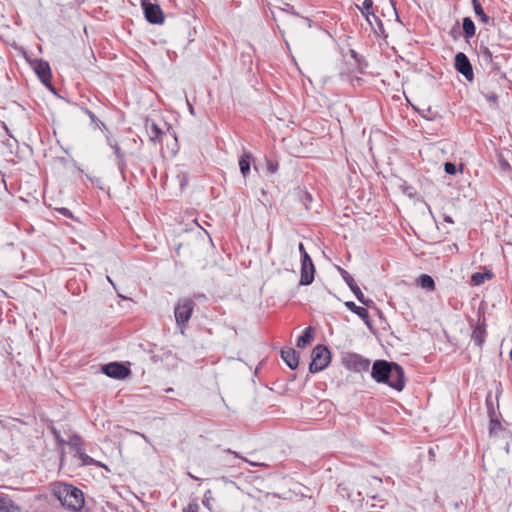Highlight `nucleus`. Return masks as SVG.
<instances>
[{
  "label": "nucleus",
  "mask_w": 512,
  "mask_h": 512,
  "mask_svg": "<svg viewBox=\"0 0 512 512\" xmlns=\"http://www.w3.org/2000/svg\"><path fill=\"white\" fill-rule=\"evenodd\" d=\"M501 166H502V168H503V169H508V168H510L509 163H508V162H506V161H502V162H501Z\"/></svg>",
  "instance_id": "37"
},
{
  "label": "nucleus",
  "mask_w": 512,
  "mask_h": 512,
  "mask_svg": "<svg viewBox=\"0 0 512 512\" xmlns=\"http://www.w3.org/2000/svg\"><path fill=\"white\" fill-rule=\"evenodd\" d=\"M210 498H211V491H210V490H208V491L205 493V495H204L203 503L205 504V503H206V501L210 500Z\"/></svg>",
  "instance_id": "35"
},
{
  "label": "nucleus",
  "mask_w": 512,
  "mask_h": 512,
  "mask_svg": "<svg viewBox=\"0 0 512 512\" xmlns=\"http://www.w3.org/2000/svg\"><path fill=\"white\" fill-rule=\"evenodd\" d=\"M313 340V328L307 327L303 334L297 340V347L304 348L307 344Z\"/></svg>",
  "instance_id": "21"
},
{
  "label": "nucleus",
  "mask_w": 512,
  "mask_h": 512,
  "mask_svg": "<svg viewBox=\"0 0 512 512\" xmlns=\"http://www.w3.org/2000/svg\"><path fill=\"white\" fill-rule=\"evenodd\" d=\"M298 249H299V252H300V254H301V258H303V257H304V255H305V253H307V252L305 251V248H304L303 243H299V245H298Z\"/></svg>",
  "instance_id": "32"
},
{
  "label": "nucleus",
  "mask_w": 512,
  "mask_h": 512,
  "mask_svg": "<svg viewBox=\"0 0 512 512\" xmlns=\"http://www.w3.org/2000/svg\"><path fill=\"white\" fill-rule=\"evenodd\" d=\"M107 280H108V282H110L113 286H115V285H114V283H113V281H112V279H111L109 276H107Z\"/></svg>",
  "instance_id": "45"
},
{
  "label": "nucleus",
  "mask_w": 512,
  "mask_h": 512,
  "mask_svg": "<svg viewBox=\"0 0 512 512\" xmlns=\"http://www.w3.org/2000/svg\"><path fill=\"white\" fill-rule=\"evenodd\" d=\"M0 512H22L10 498L0 497Z\"/></svg>",
  "instance_id": "17"
},
{
  "label": "nucleus",
  "mask_w": 512,
  "mask_h": 512,
  "mask_svg": "<svg viewBox=\"0 0 512 512\" xmlns=\"http://www.w3.org/2000/svg\"><path fill=\"white\" fill-rule=\"evenodd\" d=\"M227 451H228L229 453H233L236 457H240V455H239L237 452H233V451H231L230 449H229V450H227Z\"/></svg>",
  "instance_id": "44"
},
{
  "label": "nucleus",
  "mask_w": 512,
  "mask_h": 512,
  "mask_svg": "<svg viewBox=\"0 0 512 512\" xmlns=\"http://www.w3.org/2000/svg\"><path fill=\"white\" fill-rule=\"evenodd\" d=\"M337 269L340 272V274H341L343 280L345 281V283L349 286L351 291L354 293V295L358 299V301L361 302L362 304L366 305V306H369L372 303V300L365 298V296L362 293L361 289L359 288V286L354 281V278L345 269H343L341 267H337Z\"/></svg>",
  "instance_id": "8"
},
{
  "label": "nucleus",
  "mask_w": 512,
  "mask_h": 512,
  "mask_svg": "<svg viewBox=\"0 0 512 512\" xmlns=\"http://www.w3.org/2000/svg\"><path fill=\"white\" fill-rule=\"evenodd\" d=\"M252 159V155L249 153H244L239 159V167L241 174L246 177L250 172V162Z\"/></svg>",
  "instance_id": "23"
},
{
  "label": "nucleus",
  "mask_w": 512,
  "mask_h": 512,
  "mask_svg": "<svg viewBox=\"0 0 512 512\" xmlns=\"http://www.w3.org/2000/svg\"><path fill=\"white\" fill-rule=\"evenodd\" d=\"M52 493L61 505L70 511H80L84 506L83 492L72 484L56 482L52 484Z\"/></svg>",
  "instance_id": "2"
},
{
  "label": "nucleus",
  "mask_w": 512,
  "mask_h": 512,
  "mask_svg": "<svg viewBox=\"0 0 512 512\" xmlns=\"http://www.w3.org/2000/svg\"><path fill=\"white\" fill-rule=\"evenodd\" d=\"M103 373H105L108 377L115 379H124L126 378L131 371L125 367L123 364L118 362L109 363L102 367Z\"/></svg>",
  "instance_id": "10"
},
{
  "label": "nucleus",
  "mask_w": 512,
  "mask_h": 512,
  "mask_svg": "<svg viewBox=\"0 0 512 512\" xmlns=\"http://www.w3.org/2000/svg\"><path fill=\"white\" fill-rule=\"evenodd\" d=\"M195 303L192 299H180L174 309L175 320L178 326L185 328L191 318Z\"/></svg>",
  "instance_id": "4"
},
{
  "label": "nucleus",
  "mask_w": 512,
  "mask_h": 512,
  "mask_svg": "<svg viewBox=\"0 0 512 512\" xmlns=\"http://www.w3.org/2000/svg\"><path fill=\"white\" fill-rule=\"evenodd\" d=\"M455 69L461 73L465 79L469 82L473 81L474 73L472 65L468 59V57L463 53L459 52L455 56Z\"/></svg>",
  "instance_id": "7"
},
{
  "label": "nucleus",
  "mask_w": 512,
  "mask_h": 512,
  "mask_svg": "<svg viewBox=\"0 0 512 512\" xmlns=\"http://www.w3.org/2000/svg\"><path fill=\"white\" fill-rule=\"evenodd\" d=\"M509 356H510V359H511V361H512V348H511V351H510Z\"/></svg>",
  "instance_id": "48"
},
{
  "label": "nucleus",
  "mask_w": 512,
  "mask_h": 512,
  "mask_svg": "<svg viewBox=\"0 0 512 512\" xmlns=\"http://www.w3.org/2000/svg\"><path fill=\"white\" fill-rule=\"evenodd\" d=\"M417 282L423 289L428 291H433L435 289V282L433 278L427 274L421 275Z\"/></svg>",
  "instance_id": "24"
},
{
  "label": "nucleus",
  "mask_w": 512,
  "mask_h": 512,
  "mask_svg": "<svg viewBox=\"0 0 512 512\" xmlns=\"http://www.w3.org/2000/svg\"><path fill=\"white\" fill-rule=\"evenodd\" d=\"M486 330L484 325H478L472 333V341L478 347H481L485 342Z\"/></svg>",
  "instance_id": "18"
},
{
  "label": "nucleus",
  "mask_w": 512,
  "mask_h": 512,
  "mask_svg": "<svg viewBox=\"0 0 512 512\" xmlns=\"http://www.w3.org/2000/svg\"><path fill=\"white\" fill-rule=\"evenodd\" d=\"M268 169L271 173H275L276 172V169H277V166L274 165L273 163H269L268 164Z\"/></svg>",
  "instance_id": "34"
},
{
  "label": "nucleus",
  "mask_w": 512,
  "mask_h": 512,
  "mask_svg": "<svg viewBox=\"0 0 512 512\" xmlns=\"http://www.w3.org/2000/svg\"><path fill=\"white\" fill-rule=\"evenodd\" d=\"M186 183H187V177H186V175H184V176H183V180H182V181H181V183H180L181 187H183L184 185H186Z\"/></svg>",
  "instance_id": "41"
},
{
  "label": "nucleus",
  "mask_w": 512,
  "mask_h": 512,
  "mask_svg": "<svg viewBox=\"0 0 512 512\" xmlns=\"http://www.w3.org/2000/svg\"><path fill=\"white\" fill-rule=\"evenodd\" d=\"M463 31H464V37L468 40L472 38L476 33V28L474 25V22L469 17H465L463 19Z\"/></svg>",
  "instance_id": "22"
},
{
  "label": "nucleus",
  "mask_w": 512,
  "mask_h": 512,
  "mask_svg": "<svg viewBox=\"0 0 512 512\" xmlns=\"http://www.w3.org/2000/svg\"><path fill=\"white\" fill-rule=\"evenodd\" d=\"M54 435H55V437H56V439H57L58 441H60V442H64L63 440H61V437H60L59 433H58L56 430H54Z\"/></svg>",
  "instance_id": "39"
},
{
  "label": "nucleus",
  "mask_w": 512,
  "mask_h": 512,
  "mask_svg": "<svg viewBox=\"0 0 512 512\" xmlns=\"http://www.w3.org/2000/svg\"><path fill=\"white\" fill-rule=\"evenodd\" d=\"M60 213H62L64 216L71 217V212L67 208H62Z\"/></svg>",
  "instance_id": "33"
},
{
  "label": "nucleus",
  "mask_w": 512,
  "mask_h": 512,
  "mask_svg": "<svg viewBox=\"0 0 512 512\" xmlns=\"http://www.w3.org/2000/svg\"><path fill=\"white\" fill-rule=\"evenodd\" d=\"M146 131L148 133L150 141H159L163 134L160 127L154 121H146Z\"/></svg>",
  "instance_id": "16"
},
{
  "label": "nucleus",
  "mask_w": 512,
  "mask_h": 512,
  "mask_svg": "<svg viewBox=\"0 0 512 512\" xmlns=\"http://www.w3.org/2000/svg\"><path fill=\"white\" fill-rule=\"evenodd\" d=\"M371 376L376 382L385 383L397 391H402L405 387L404 370L395 362L376 360Z\"/></svg>",
  "instance_id": "1"
},
{
  "label": "nucleus",
  "mask_w": 512,
  "mask_h": 512,
  "mask_svg": "<svg viewBox=\"0 0 512 512\" xmlns=\"http://www.w3.org/2000/svg\"><path fill=\"white\" fill-rule=\"evenodd\" d=\"M34 70L42 83L48 84L51 80L50 66L46 61L40 60L35 64Z\"/></svg>",
  "instance_id": "13"
},
{
  "label": "nucleus",
  "mask_w": 512,
  "mask_h": 512,
  "mask_svg": "<svg viewBox=\"0 0 512 512\" xmlns=\"http://www.w3.org/2000/svg\"><path fill=\"white\" fill-rule=\"evenodd\" d=\"M471 281H472L473 285H475V286H479L485 282L484 276L480 272L474 273L471 277Z\"/></svg>",
  "instance_id": "29"
},
{
  "label": "nucleus",
  "mask_w": 512,
  "mask_h": 512,
  "mask_svg": "<svg viewBox=\"0 0 512 512\" xmlns=\"http://www.w3.org/2000/svg\"><path fill=\"white\" fill-rule=\"evenodd\" d=\"M185 512H197L195 509L189 507L187 510H185Z\"/></svg>",
  "instance_id": "43"
},
{
  "label": "nucleus",
  "mask_w": 512,
  "mask_h": 512,
  "mask_svg": "<svg viewBox=\"0 0 512 512\" xmlns=\"http://www.w3.org/2000/svg\"><path fill=\"white\" fill-rule=\"evenodd\" d=\"M68 445L75 451L76 454L84 450L82 447V439L76 434L69 438Z\"/></svg>",
  "instance_id": "25"
},
{
  "label": "nucleus",
  "mask_w": 512,
  "mask_h": 512,
  "mask_svg": "<svg viewBox=\"0 0 512 512\" xmlns=\"http://www.w3.org/2000/svg\"><path fill=\"white\" fill-rule=\"evenodd\" d=\"M54 435H55V437H56V439H57L58 441H60V442H64L63 440H61V437H60L59 433H58L56 430H54Z\"/></svg>",
  "instance_id": "40"
},
{
  "label": "nucleus",
  "mask_w": 512,
  "mask_h": 512,
  "mask_svg": "<svg viewBox=\"0 0 512 512\" xmlns=\"http://www.w3.org/2000/svg\"><path fill=\"white\" fill-rule=\"evenodd\" d=\"M89 115L92 119L94 118V115L91 112H89Z\"/></svg>",
  "instance_id": "53"
},
{
  "label": "nucleus",
  "mask_w": 512,
  "mask_h": 512,
  "mask_svg": "<svg viewBox=\"0 0 512 512\" xmlns=\"http://www.w3.org/2000/svg\"><path fill=\"white\" fill-rule=\"evenodd\" d=\"M240 459L244 460V461H247V458L243 457V456H240Z\"/></svg>",
  "instance_id": "51"
},
{
  "label": "nucleus",
  "mask_w": 512,
  "mask_h": 512,
  "mask_svg": "<svg viewBox=\"0 0 512 512\" xmlns=\"http://www.w3.org/2000/svg\"><path fill=\"white\" fill-rule=\"evenodd\" d=\"M330 351L323 345H317L312 351V361L309 365L311 373H317L325 369L330 363Z\"/></svg>",
  "instance_id": "3"
},
{
  "label": "nucleus",
  "mask_w": 512,
  "mask_h": 512,
  "mask_svg": "<svg viewBox=\"0 0 512 512\" xmlns=\"http://www.w3.org/2000/svg\"><path fill=\"white\" fill-rule=\"evenodd\" d=\"M189 476H190L191 478H193L194 480H198V478H197V477H195V476H193V475H191V474H189Z\"/></svg>",
  "instance_id": "47"
},
{
  "label": "nucleus",
  "mask_w": 512,
  "mask_h": 512,
  "mask_svg": "<svg viewBox=\"0 0 512 512\" xmlns=\"http://www.w3.org/2000/svg\"><path fill=\"white\" fill-rule=\"evenodd\" d=\"M293 20H294L295 22H304V21H306L307 19L299 18V17H296V16H295V17H293Z\"/></svg>",
  "instance_id": "38"
},
{
  "label": "nucleus",
  "mask_w": 512,
  "mask_h": 512,
  "mask_svg": "<svg viewBox=\"0 0 512 512\" xmlns=\"http://www.w3.org/2000/svg\"><path fill=\"white\" fill-rule=\"evenodd\" d=\"M145 17L148 22L153 24H162L164 22L163 12L157 3L150 0H142Z\"/></svg>",
  "instance_id": "6"
},
{
  "label": "nucleus",
  "mask_w": 512,
  "mask_h": 512,
  "mask_svg": "<svg viewBox=\"0 0 512 512\" xmlns=\"http://www.w3.org/2000/svg\"><path fill=\"white\" fill-rule=\"evenodd\" d=\"M478 57L482 64H484L486 67H489L492 71H496L498 69L493 61V52L487 46H479Z\"/></svg>",
  "instance_id": "12"
},
{
  "label": "nucleus",
  "mask_w": 512,
  "mask_h": 512,
  "mask_svg": "<svg viewBox=\"0 0 512 512\" xmlns=\"http://www.w3.org/2000/svg\"><path fill=\"white\" fill-rule=\"evenodd\" d=\"M240 459L244 460V461H247V458L243 457V456H240Z\"/></svg>",
  "instance_id": "50"
},
{
  "label": "nucleus",
  "mask_w": 512,
  "mask_h": 512,
  "mask_svg": "<svg viewBox=\"0 0 512 512\" xmlns=\"http://www.w3.org/2000/svg\"><path fill=\"white\" fill-rule=\"evenodd\" d=\"M496 76V72L493 74L489 73L486 80L481 85V93L493 106H496L498 103V90L500 89Z\"/></svg>",
  "instance_id": "5"
},
{
  "label": "nucleus",
  "mask_w": 512,
  "mask_h": 512,
  "mask_svg": "<svg viewBox=\"0 0 512 512\" xmlns=\"http://www.w3.org/2000/svg\"><path fill=\"white\" fill-rule=\"evenodd\" d=\"M374 21L375 23L371 26L372 30L374 31V33L377 35V36H385V29H384V26H383V23L382 21L374 14Z\"/></svg>",
  "instance_id": "26"
},
{
  "label": "nucleus",
  "mask_w": 512,
  "mask_h": 512,
  "mask_svg": "<svg viewBox=\"0 0 512 512\" xmlns=\"http://www.w3.org/2000/svg\"><path fill=\"white\" fill-rule=\"evenodd\" d=\"M76 456L81 460L83 465H97V466H101V467L103 466L102 464H100L99 462L94 460L92 457L87 455L84 452V450L79 452L78 454H76Z\"/></svg>",
  "instance_id": "27"
},
{
  "label": "nucleus",
  "mask_w": 512,
  "mask_h": 512,
  "mask_svg": "<svg viewBox=\"0 0 512 512\" xmlns=\"http://www.w3.org/2000/svg\"><path fill=\"white\" fill-rule=\"evenodd\" d=\"M502 428L501 423L498 420L491 419L490 420V434H496L498 430Z\"/></svg>",
  "instance_id": "30"
},
{
  "label": "nucleus",
  "mask_w": 512,
  "mask_h": 512,
  "mask_svg": "<svg viewBox=\"0 0 512 512\" xmlns=\"http://www.w3.org/2000/svg\"><path fill=\"white\" fill-rule=\"evenodd\" d=\"M136 434H138V432H136ZM140 435V433H139ZM142 438H144L146 441H147V437L144 435V434H141Z\"/></svg>",
  "instance_id": "46"
},
{
  "label": "nucleus",
  "mask_w": 512,
  "mask_h": 512,
  "mask_svg": "<svg viewBox=\"0 0 512 512\" xmlns=\"http://www.w3.org/2000/svg\"><path fill=\"white\" fill-rule=\"evenodd\" d=\"M362 13V15L365 17L366 21L369 23V25H372V21L370 16L374 17V10H373V1L372 0H364L361 7H358Z\"/></svg>",
  "instance_id": "19"
},
{
  "label": "nucleus",
  "mask_w": 512,
  "mask_h": 512,
  "mask_svg": "<svg viewBox=\"0 0 512 512\" xmlns=\"http://www.w3.org/2000/svg\"><path fill=\"white\" fill-rule=\"evenodd\" d=\"M444 170L447 174H450V175L456 174V171H457L455 164H453L451 162L445 163Z\"/></svg>",
  "instance_id": "31"
},
{
  "label": "nucleus",
  "mask_w": 512,
  "mask_h": 512,
  "mask_svg": "<svg viewBox=\"0 0 512 512\" xmlns=\"http://www.w3.org/2000/svg\"><path fill=\"white\" fill-rule=\"evenodd\" d=\"M281 357L290 369L295 370L298 367L299 361L295 349L290 347L282 349Z\"/></svg>",
  "instance_id": "14"
},
{
  "label": "nucleus",
  "mask_w": 512,
  "mask_h": 512,
  "mask_svg": "<svg viewBox=\"0 0 512 512\" xmlns=\"http://www.w3.org/2000/svg\"><path fill=\"white\" fill-rule=\"evenodd\" d=\"M345 306L353 313L358 315L366 325L370 326L369 312L366 308L357 306L353 301L345 302Z\"/></svg>",
  "instance_id": "15"
},
{
  "label": "nucleus",
  "mask_w": 512,
  "mask_h": 512,
  "mask_svg": "<svg viewBox=\"0 0 512 512\" xmlns=\"http://www.w3.org/2000/svg\"><path fill=\"white\" fill-rule=\"evenodd\" d=\"M240 459L244 460V461H247V458L243 457V456H240Z\"/></svg>",
  "instance_id": "49"
},
{
  "label": "nucleus",
  "mask_w": 512,
  "mask_h": 512,
  "mask_svg": "<svg viewBox=\"0 0 512 512\" xmlns=\"http://www.w3.org/2000/svg\"><path fill=\"white\" fill-rule=\"evenodd\" d=\"M471 2L476 16L479 17L481 22L488 24L490 22V17L484 12V9L479 0H471Z\"/></svg>",
  "instance_id": "20"
},
{
  "label": "nucleus",
  "mask_w": 512,
  "mask_h": 512,
  "mask_svg": "<svg viewBox=\"0 0 512 512\" xmlns=\"http://www.w3.org/2000/svg\"><path fill=\"white\" fill-rule=\"evenodd\" d=\"M187 103H188V108H189L190 113H191V114H194V108H193V106H192L188 101H187Z\"/></svg>",
  "instance_id": "42"
},
{
  "label": "nucleus",
  "mask_w": 512,
  "mask_h": 512,
  "mask_svg": "<svg viewBox=\"0 0 512 512\" xmlns=\"http://www.w3.org/2000/svg\"><path fill=\"white\" fill-rule=\"evenodd\" d=\"M250 464L253 465V466H258V464L254 463V462H250Z\"/></svg>",
  "instance_id": "52"
},
{
  "label": "nucleus",
  "mask_w": 512,
  "mask_h": 512,
  "mask_svg": "<svg viewBox=\"0 0 512 512\" xmlns=\"http://www.w3.org/2000/svg\"><path fill=\"white\" fill-rule=\"evenodd\" d=\"M110 146L113 148L115 154H116V157L118 159V165L121 169H123V166H124V155L121 151V148L120 146L117 144V143H112L110 142Z\"/></svg>",
  "instance_id": "28"
},
{
  "label": "nucleus",
  "mask_w": 512,
  "mask_h": 512,
  "mask_svg": "<svg viewBox=\"0 0 512 512\" xmlns=\"http://www.w3.org/2000/svg\"><path fill=\"white\" fill-rule=\"evenodd\" d=\"M370 366V361L358 354H351L348 358V367L358 372L367 371Z\"/></svg>",
  "instance_id": "11"
},
{
  "label": "nucleus",
  "mask_w": 512,
  "mask_h": 512,
  "mask_svg": "<svg viewBox=\"0 0 512 512\" xmlns=\"http://www.w3.org/2000/svg\"><path fill=\"white\" fill-rule=\"evenodd\" d=\"M482 274H483V276H484V281H485L486 279H491V278H492V273H491L490 271L484 272V273H482Z\"/></svg>",
  "instance_id": "36"
},
{
  "label": "nucleus",
  "mask_w": 512,
  "mask_h": 512,
  "mask_svg": "<svg viewBox=\"0 0 512 512\" xmlns=\"http://www.w3.org/2000/svg\"><path fill=\"white\" fill-rule=\"evenodd\" d=\"M315 268L311 257L308 253H305L304 257L301 258V278L300 283L302 285H309L314 280Z\"/></svg>",
  "instance_id": "9"
}]
</instances>
